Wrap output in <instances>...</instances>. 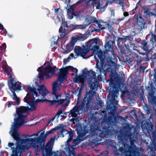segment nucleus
I'll use <instances>...</instances> for the list:
<instances>
[{"instance_id":"1","label":"nucleus","mask_w":156,"mask_h":156,"mask_svg":"<svg viewBox=\"0 0 156 156\" xmlns=\"http://www.w3.org/2000/svg\"><path fill=\"white\" fill-rule=\"evenodd\" d=\"M27 109L25 107L16 108V114L14 115L13 124L11 125V130L9 132L10 135L16 141L14 144L9 143L8 146L12 151L11 156H20L22 153L32 147L35 149L36 156L40 154V149L43 151V142L35 137L25 139L20 138L17 132L18 129L23 124L26 123Z\"/></svg>"},{"instance_id":"2","label":"nucleus","mask_w":156,"mask_h":156,"mask_svg":"<svg viewBox=\"0 0 156 156\" xmlns=\"http://www.w3.org/2000/svg\"><path fill=\"white\" fill-rule=\"evenodd\" d=\"M35 83L36 85L38 87L37 90L34 87H31L30 85H25L23 87L26 91L30 92L27 94L26 96L24 99V102L28 104L29 106L20 107H24L26 108V116L28 111L34 110L36 109L37 103L39 101L44 102L45 101L47 103H50L51 105L56 103L59 105L64 103V104L63 105V106H67L69 104L68 97H66L65 99H59V98H60L61 97L60 94L54 95L53 100H44V97L49 93L48 91L44 85H39L37 82H35Z\"/></svg>"},{"instance_id":"3","label":"nucleus","mask_w":156,"mask_h":156,"mask_svg":"<svg viewBox=\"0 0 156 156\" xmlns=\"http://www.w3.org/2000/svg\"><path fill=\"white\" fill-rule=\"evenodd\" d=\"M96 73H98L96 72ZM98 77L96 78L95 73L92 70L88 71L86 69L82 71V74L80 76H75L74 80L76 83H81L83 84L85 82L87 81L89 82V86L92 90L89 92L86 93V96L84 98L82 104L78 107H74L70 111L71 116L73 117H79L80 114L85 112L84 108L85 104L86 102L87 104H88L90 101H91L94 96L96 95V92L98 88V82L101 78V74L99 75L98 74Z\"/></svg>"},{"instance_id":"4","label":"nucleus","mask_w":156,"mask_h":156,"mask_svg":"<svg viewBox=\"0 0 156 156\" xmlns=\"http://www.w3.org/2000/svg\"><path fill=\"white\" fill-rule=\"evenodd\" d=\"M111 117H107L105 115L103 118V121L101 123L102 125L107 124L108 126H105L102 128V130L99 127V125H96L94 124L90 129L88 130L86 126H82V125H79L76 129L78 136L74 141L78 143L85 139L87 136L90 135L91 138L92 140V143L96 145L99 144L102 139L105 137L106 136L110 135L111 131L109 130V126Z\"/></svg>"},{"instance_id":"5","label":"nucleus","mask_w":156,"mask_h":156,"mask_svg":"<svg viewBox=\"0 0 156 156\" xmlns=\"http://www.w3.org/2000/svg\"><path fill=\"white\" fill-rule=\"evenodd\" d=\"M111 50L110 51H111ZM111 54L106 58V62L102 59L101 57L97 55H94V58L96 61V68L97 72L99 75L102 73L105 76L106 73L111 71L112 72L118 70L119 67L117 64V59L116 55L111 51Z\"/></svg>"},{"instance_id":"6","label":"nucleus","mask_w":156,"mask_h":156,"mask_svg":"<svg viewBox=\"0 0 156 156\" xmlns=\"http://www.w3.org/2000/svg\"><path fill=\"white\" fill-rule=\"evenodd\" d=\"M37 71L38 72V78L40 80H43L44 79L50 78L53 75L55 74V72L59 71L63 76H66V74L69 71H72L75 73L77 75L78 70L73 66H69L66 68L58 69L56 66H51L48 62L45 63L42 66L39 67Z\"/></svg>"},{"instance_id":"7","label":"nucleus","mask_w":156,"mask_h":156,"mask_svg":"<svg viewBox=\"0 0 156 156\" xmlns=\"http://www.w3.org/2000/svg\"><path fill=\"white\" fill-rule=\"evenodd\" d=\"M119 135H118L119 142L117 145L119 146V150L114 151V154L116 155L121 154L124 156H137L138 149L134 145L133 142L131 141V146L126 145L123 141L125 137V136L120 132Z\"/></svg>"},{"instance_id":"8","label":"nucleus","mask_w":156,"mask_h":156,"mask_svg":"<svg viewBox=\"0 0 156 156\" xmlns=\"http://www.w3.org/2000/svg\"><path fill=\"white\" fill-rule=\"evenodd\" d=\"M64 126L63 125L59 124L58 126L56 127L55 128L47 131L45 135H44V131L43 130H42L39 132L38 134L32 135L30 136L32 137L35 136V137L37 138L41 142H43L42 143H43V145L45 141L46 137L49 134H52L54 131L56 130H57V132L59 133V137H63L65 135H66L68 133V132L66 130L64 129Z\"/></svg>"},{"instance_id":"9","label":"nucleus","mask_w":156,"mask_h":156,"mask_svg":"<svg viewBox=\"0 0 156 156\" xmlns=\"http://www.w3.org/2000/svg\"><path fill=\"white\" fill-rule=\"evenodd\" d=\"M58 76L57 80L54 82L52 85V94L56 95L58 94L59 91L62 87L61 84L66 79V76H63L59 71L55 72V74Z\"/></svg>"},{"instance_id":"10","label":"nucleus","mask_w":156,"mask_h":156,"mask_svg":"<svg viewBox=\"0 0 156 156\" xmlns=\"http://www.w3.org/2000/svg\"><path fill=\"white\" fill-rule=\"evenodd\" d=\"M74 51L76 55H74L73 53L70 54L69 56L66 60L69 62L71 58H75L77 56H84L88 52V50L85 48L84 47H82L79 46H76L74 49Z\"/></svg>"},{"instance_id":"11","label":"nucleus","mask_w":156,"mask_h":156,"mask_svg":"<svg viewBox=\"0 0 156 156\" xmlns=\"http://www.w3.org/2000/svg\"><path fill=\"white\" fill-rule=\"evenodd\" d=\"M85 21L87 23V24L78 25L75 24L74 25H72L71 26L74 27V29H83L85 28L91 23H98V21L95 17L90 16H86Z\"/></svg>"},{"instance_id":"12","label":"nucleus","mask_w":156,"mask_h":156,"mask_svg":"<svg viewBox=\"0 0 156 156\" xmlns=\"http://www.w3.org/2000/svg\"><path fill=\"white\" fill-rule=\"evenodd\" d=\"M56 15L57 18L58 20V21L56 22L57 23H58V22H61L62 26L63 25L64 27L66 26V27L67 28L71 27L73 29H74V27H72L71 26L74 25V24H71L69 23L65 22L62 11H60L58 13L56 14Z\"/></svg>"},{"instance_id":"13","label":"nucleus","mask_w":156,"mask_h":156,"mask_svg":"<svg viewBox=\"0 0 156 156\" xmlns=\"http://www.w3.org/2000/svg\"><path fill=\"white\" fill-rule=\"evenodd\" d=\"M98 40L96 38L93 39L85 43V46L87 50H96L98 48Z\"/></svg>"},{"instance_id":"14","label":"nucleus","mask_w":156,"mask_h":156,"mask_svg":"<svg viewBox=\"0 0 156 156\" xmlns=\"http://www.w3.org/2000/svg\"><path fill=\"white\" fill-rule=\"evenodd\" d=\"M8 84L10 90V87H11L14 89V91L16 90H21V83L19 82H16L13 78L9 79L8 80Z\"/></svg>"},{"instance_id":"15","label":"nucleus","mask_w":156,"mask_h":156,"mask_svg":"<svg viewBox=\"0 0 156 156\" xmlns=\"http://www.w3.org/2000/svg\"><path fill=\"white\" fill-rule=\"evenodd\" d=\"M67 29H70V31L74 30L71 27L67 28L66 27V26L64 27L63 26V25L61 26L59 30V32L61 33L59 36H58L59 37V39L60 38H66L69 36V32L67 31Z\"/></svg>"},{"instance_id":"16","label":"nucleus","mask_w":156,"mask_h":156,"mask_svg":"<svg viewBox=\"0 0 156 156\" xmlns=\"http://www.w3.org/2000/svg\"><path fill=\"white\" fill-rule=\"evenodd\" d=\"M109 85L111 87L110 90L112 89L111 88V87H112L113 89H115V90L113 92L112 95V98L115 99V97L117 98L118 95L119 94V90L120 89V84L117 83L116 84H113L110 82L109 83Z\"/></svg>"},{"instance_id":"17","label":"nucleus","mask_w":156,"mask_h":156,"mask_svg":"<svg viewBox=\"0 0 156 156\" xmlns=\"http://www.w3.org/2000/svg\"><path fill=\"white\" fill-rule=\"evenodd\" d=\"M87 38V35L80 34L79 35H76L72 37L71 42H70L74 46L75 43L78 41H84Z\"/></svg>"},{"instance_id":"18","label":"nucleus","mask_w":156,"mask_h":156,"mask_svg":"<svg viewBox=\"0 0 156 156\" xmlns=\"http://www.w3.org/2000/svg\"><path fill=\"white\" fill-rule=\"evenodd\" d=\"M74 45L70 42L67 44L66 46H64V48L62 47L63 50L62 51L64 54H67L69 53L73 49Z\"/></svg>"},{"instance_id":"19","label":"nucleus","mask_w":156,"mask_h":156,"mask_svg":"<svg viewBox=\"0 0 156 156\" xmlns=\"http://www.w3.org/2000/svg\"><path fill=\"white\" fill-rule=\"evenodd\" d=\"M59 39V37L55 36L53 37L51 40V46L53 47V50L56 49V46L57 45Z\"/></svg>"},{"instance_id":"20","label":"nucleus","mask_w":156,"mask_h":156,"mask_svg":"<svg viewBox=\"0 0 156 156\" xmlns=\"http://www.w3.org/2000/svg\"><path fill=\"white\" fill-rule=\"evenodd\" d=\"M10 87V90L12 93V98L13 100L16 101V104H19L20 103V98L17 96L15 91H14V89L11 87Z\"/></svg>"},{"instance_id":"21","label":"nucleus","mask_w":156,"mask_h":156,"mask_svg":"<svg viewBox=\"0 0 156 156\" xmlns=\"http://www.w3.org/2000/svg\"><path fill=\"white\" fill-rule=\"evenodd\" d=\"M5 70L7 73L9 79L13 78L12 77V70L10 67L8 66H6L5 67Z\"/></svg>"},{"instance_id":"22","label":"nucleus","mask_w":156,"mask_h":156,"mask_svg":"<svg viewBox=\"0 0 156 156\" xmlns=\"http://www.w3.org/2000/svg\"><path fill=\"white\" fill-rule=\"evenodd\" d=\"M137 23L138 25L141 28H144L145 24L144 23V19L142 17L140 16L138 18Z\"/></svg>"},{"instance_id":"23","label":"nucleus","mask_w":156,"mask_h":156,"mask_svg":"<svg viewBox=\"0 0 156 156\" xmlns=\"http://www.w3.org/2000/svg\"><path fill=\"white\" fill-rule=\"evenodd\" d=\"M113 44V41H108L105 45L106 49L108 51L112 50Z\"/></svg>"},{"instance_id":"24","label":"nucleus","mask_w":156,"mask_h":156,"mask_svg":"<svg viewBox=\"0 0 156 156\" xmlns=\"http://www.w3.org/2000/svg\"><path fill=\"white\" fill-rule=\"evenodd\" d=\"M55 137H52L49 141L48 142L47 145H46L45 148V149L46 150L47 149H48L51 146V144L53 143L54 141V140H55Z\"/></svg>"},{"instance_id":"25","label":"nucleus","mask_w":156,"mask_h":156,"mask_svg":"<svg viewBox=\"0 0 156 156\" xmlns=\"http://www.w3.org/2000/svg\"><path fill=\"white\" fill-rule=\"evenodd\" d=\"M66 9H67V13L68 14V18L70 20L72 19L73 17V16H72V13L69 12V11L70 10H72V11L73 10L72 7H70L69 9H67V8H66Z\"/></svg>"},{"instance_id":"26","label":"nucleus","mask_w":156,"mask_h":156,"mask_svg":"<svg viewBox=\"0 0 156 156\" xmlns=\"http://www.w3.org/2000/svg\"><path fill=\"white\" fill-rule=\"evenodd\" d=\"M144 12L149 16H152L155 15V13L151 12V10L148 9H146L144 10Z\"/></svg>"},{"instance_id":"27","label":"nucleus","mask_w":156,"mask_h":156,"mask_svg":"<svg viewBox=\"0 0 156 156\" xmlns=\"http://www.w3.org/2000/svg\"><path fill=\"white\" fill-rule=\"evenodd\" d=\"M50 154L51 156H62L61 153L58 151L56 152H51L50 153Z\"/></svg>"},{"instance_id":"28","label":"nucleus","mask_w":156,"mask_h":156,"mask_svg":"<svg viewBox=\"0 0 156 156\" xmlns=\"http://www.w3.org/2000/svg\"><path fill=\"white\" fill-rule=\"evenodd\" d=\"M67 131L68 132V133L67 134H69V136L68 140L67 142H70L73 139V134L71 132H69L68 131Z\"/></svg>"},{"instance_id":"29","label":"nucleus","mask_w":156,"mask_h":156,"mask_svg":"<svg viewBox=\"0 0 156 156\" xmlns=\"http://www.w3.org/2000/svg\"><path fill=\"white\" fill-rule=\"evenodd\" d=\"M63 114V111L62 110H59L57 112L56 115L55 116V118H58L60 115L61 117H64V116L62 115Z\"/></svg>"},{"instance_id":"30","label":"nucleus","mask_w":156,"mask_h":156,"mask_svg":"<svg viewBox=\"0 0 156 156\" xmlns=\"http://www.w3.org/2000/svg\"><path fill=\"white\" fill-rule=\"evenodd\" d=\"M105 28H108V29L110 33H112L113 31V28L112 26L110 25L109 24L107 23L105 24Z\"/></svg>"},{"instance_id":"31","label":"nucleus","mask_w":156,"mask_h":156,"mask_svg":"<svg viewBox=\"0 0 156 156\" xmlns=\"http://www.w3.org/2000/svg\"><path fill=\"white\" fill-rule=\"evenodd\" d=\"M83 90V87H78L77 88V91H79V94H78V97H79L80 96L81 94V92L82 90Z\"/></svg>"},{"instance_id":"32","label":"nucleus","mask_w":156,"mask_h":156,"mask_svg":"<svg viewBox=\"0 0 156 156\" xmlns=\"http://www.w3.org/2000/svg\"><path fill=\"white\" fill-rule=\"evenodd\" d=\"M6 48V45L5 43H3L1 46V50L2 51H4Z\"/></svg>"},{"instance_id":"33","label":"nucleus","mask_w":156,"mask_h":156,"mask_svg":"<svg viewBox=\"0 0 156 156\" xmlns=\"http://www.w3.org/2000/svg\"><path fill=\"white\" fill-rule=\"evenodd\" d=\"M98 24V27L100 28L101 30H104L105 28V27L103 26V25H101L98 23H98H96Z\"/></svg>"},{"instance_id":"34","label":"nucleus","mask_w":156,"mask_h":156,"mask_svg":"<svg viewBox=\"0 0 156 156\" xmlns=\"http://www.w3.org/2000/svg\"><path fill=\"white\" fill-rule=\"evenodd\" d=\"M14 103L11 101H9L8 102V107H10L12 105H14Z\"/></svg>"},{"instance_id":"35","label":"nucleus","mask_w":156,"mask_h":156,"mask_svg":"<svg viewBox=\"0 0 156 156\" xmlns=\"http://www.w3.org/2000/svg\"><path fill=\"white\" fill-rule=\"evenodd\" d=\"M144 108L145 110L147 111H149V110L150 109V107L148 105H146L145 106H144Z\"/></svg>"},{"instance_id":"36","label":"nucleus","mask_w":156,"mask_h":156,"mask_svg":"<svg viewBox=\"0 0 156 156\" xmlns=\"http://www.w3.org/2000/svg\"><path fill=\"white\" fill-rule=\"evenodd\" d=\"M44 12L46 13L47 15L48 16H49V14L50 13V12L48 9H44Z\"/></svg>"},{"instance_id":"37","label":"nucleus","mask_w":156,"mask_h":156,"mask_svg":"<svg viewBox=\"0 0 156 156\" xmlns=\"http://www.w3.org/2000/svg\"><path fill=\"white\" fill-rule=\"evenodd\" d=\"M152 102L154 104L156 105V97H154L152 98Z\"/></svg>"},{"instance_id":"38","label":"nucleus","mask_w":156,"mask_h":156,"mask_svg":"<svg viewBox=\"0 0 156 156\" xmlns=\"http://www.w3.org/2000/svg\"><path fill=\"white\" fill-rule=\"evenodd\" d=\"M60 11H62L58 9H55V12L56 13V14L58 13Z\"/></svg>"},{"instance_id":"39","label":"nucleus","mask_w":156,"mask_h":156,"mask_svg":"<svg viewBox=\"0 0 156 156\" xmlns=\"http://www.w3.org/2000/svg\"><path fill=\"white\" fill-rule=\"evenodd\" d=\"M107 154H108V153L107 151H106L104 153H103L102 154H101L100 156H107Z\"/></svg>"},{"instance_id":"40","label":"nucleus","mask_w":156,"mask_h":156,"mask_svg":"<svg viewBox=\"0 0 156 156\" xmlns=\"http://www.w3.org/2000/svg\"><path fill=\"white\" fill-rule=\"evenodd\" d=\"M65 149L66 151H67V152H68V153H69V154L70 153V151L69 150V147H66L65 148Z\"/></svg>"},{"instance_id":"41","label":"nucleus","mask_w":156,"mask_h":156,"mask_svg":"<svg viewBox=\"0 0 156 156\" xmlns=\"http://www.w3.org/2000/svg\"><path fill=\"white\" fill-rule=\"evenodd\" d=\"M145 68H146L145 67H144V66H141L140 67V69L142 70L143 71H144V70L145 69Z\"/></svg>"},{"instance_id":"42","label":"nucleus","mask_w":156,"mask_h":156,"mask_svg":"<svg viewBox=\"0 0 156 156\" xmlns=\"http://www.w3.org/2000/svg\"><path fill=\"white\" fill-rule=\"evenodd\" d=\"M150 122V125H149V128H151L150 129L151 130L152 128V123L151 122Z\"/></svg>"},{"instance_id":"43","label":"nucleus","mask_w":156,"mask_h":156,"mask_svg":"<svg viewBox=\"0 0 156 156\" xmlns=\"http://www.w3.org/2000/svg\"><path fill=\"white\" fill-rule=\"evenodd\" d=\"M140 0L139 1V2L136 3V7H135V9H136L137 7L140 4Z\"/></svg>"},{"instance_id":"44","label":"nucleus","mask_w":156,"mask_h":156,"mask_svg":"<svg viewBox=\"0 0 156 156\" xmlns=\"http://www.w3.org/2000/svg\"><path fill=\"white\" fill-rule=\"evenodd\" d=\"M83 2H84V0H80L77 2V3L79 4Z\"/></svg>"},{"instance_id":"45","label":"nucleus","mask_w":156,"mask_h":156,"mask_svg":"<svg viewBox=\"0 0 156 156\" xmlns=\"http://www.w3.org/2000/svg\"><path fill=\"white\" fill-rule=\"evenodd\" d=\"M2 30H3L4 32L5 33V35H6V34L7 33V31L4 28H3V29H2Z\"/></svg>"},{"instance_id":"46","label":"nucleus","mask_w":156,"mask_h":156,"mask_svg":"<svg viewBox=\"0 0 156 156\" xmlns=\"http://www.w3.org/2000/svg\"><path fill=\"white\" fill-rule=\"evenodd\" d=\"M84 2H85V4H88V3L91 1V0H84Z\"/></svg>"},{"instance_id":"47","label":"nucleus","mask_w":156,"mask_h":156,"mask_svg":"<svg viewBox=\"0 0 156 156\" xmlns=\"http://www.w3.org/2000/svg\"><path fill=\"white\" fill-rule=\"evenodd\" d=\"M97 30L95 29L94 28H93V29H92L91 30V32H93L95 31H97Z\"/></svg>"},{"instance_id":"48","label":"nucleus","mask_w":156,"mask_h":156,"mask_svg":"<svg viewBox=\"0 0 156 156\" xmlns=\"http://www.w3.org/2000/svg\"><path fill=\"white\" fill-rule=\"evenodd\" d=\"M4 27L0 23V29L1 30H2V29H3Z\"/></svg>"},{"instance_id":"49","label":"nucleus","mask_w":156,"mask_h":156,"mask_svg":"<svg viewBox=\"0 0 156 156\" xmlns=\"http://www.w3.org/2000/svg\"><path fill=\"white\" fill-rule=\"evenodd\" d=\"M64 1L66 4H67L68 2H69V0H64Z\"/></svg>"},{"instance_id":"50","label":"nucleus","mask_w":156,"mask_h":156,"mask_svg":"<svg viewBox=\"0 0 156 156\" xmlns=\"http://www.w3.org/2000/svg\"><path fill=\"white\" fill-rule=\"evenodd\" d=\"M98 21V23H104L103 21V20H97Z\"/></svg>"},{"instance_id":"51","label":"nucleus","mask_w":156,"mask_h":156,"mask_svg":"<svg viewBox=\"0 0 156 156\" xmlns=\"http://www.w3.org/2000/svg\"><path fill=\"white\" fill-rule=\"evenodd\" d=\"M124 15L125 16H126L128 15V14L127 12H124Z\"/></svg>"},{"instance_id":"52","label":"nucleus","mask_w":156,"mask_h":156,"mask_svg":"<svg viewBox=\"0 0 156 156\" xmlns=\"http://www.w3.org/2000/svg\"><path fill=\"white\" fill-rule=\"evenodd\" d=\"M76 146V145H73L72 146H70V147L73 149H74Z\"/></svg>"},{"instance_id":"53","label":"nucleus","mask_w":156,"mask_h":156,"mask_svg":"<svg viewBox=\"0 0 156 156\" xmlns=\"http://www.w3.org/2000/svg\"><path fill=\"white\" fill-rule=\"evenodd\" d=\"M119 4L120 5H123V2H119Z\"/></svg>"},{"instance_id":"54","label":"nucleus","mask_w":156,"mask_h":156,"mask_svg":"<svg viewBox=\"0 0 156 156\" xmlns=\"http://www.w3.org/2000/svg\"><path fill=\"white\" fill-rule=\"evenodd\" d=\"M147 44V43H144V44H143L144 46H146Z\"/></svg>"},{"instance_id":"55","label":"nucleus","mask_w":156,"mask_h":156,"mask_svg":"<svg viewBox=\"0 0 156 156\" xmlns=\"http://www.w3.org/2000/svg\"><path fill=\"white\" fill-rule=\"evenodd\" d=\"M42 155H43V156H46L45 154H44V151H43L42 153Z\"/></svg>"},{"instance_id":"56","label":"nucleus","mask_w":156,"mask_h":156,"mask_svg":"<svg viewBox=\"0 0 156 156\" xmlns=\"http://www.w3.org/2000/svg\"><path fill=\"white\" fill-rule=\"evenodd\" d=\"M131 136V134H129L128 135V137L129 138H130Z\"/></svg>"},{"instance_id":"57","label":"nucleus","mask_w":156,"mask_h":156,"mask_svg":"<svg viewBox=\"0 0 156 156\" xmlns=\"http://www.w3.org/2000/svg\"><path fill=\"white\" fill-rule=\"evenodd\" d=\"M108 3H107L105 5V6H107L108 5Z\"/></svg>"},{"instance_id":"58","label":"nucleus","mask_w":156,"mask_h":156,"mask_svg":"<svg viewBox=\"0 0 156 156\" xmlns=\"http://www.w3.org/2000/svg\"><path fill=\"white\" fill-rule=\"evenodd\" d=\"M9 36L10 37H12V35H9Z\"/></svg>"},{"instance_id":"59","label":"nucleus","mask_w":156,"mask_h":156,"mask_svg":"<svg viewBox=\"0 0 156 156\" xmlns=\"http://www.w3.org/2000/svg\"><path fill=\"white\" fill-rule=\"evenodd\" d=\"M114 147L115 149H116V147Z\"/></svg>"},{"instance_id":"60","label":"nucleus","mask_w":156,"mask_h":156,"mask_svg":"<svg viewBox=\"0 0 156 156\" xmlns=\"http://www.w3.org/2000/svg\"><path fill=\"white\" fill-rule=\"evenodd\" d=\"M90 27H90H90H89V29H90Z\"/></svg>"},{"instance_id":"61","label":"nucleus","mask_w":156,"mask_h":156,"mask_svg":"<svg viewBox=\"0 0 156 156\" xmlns=\"http://www.w3.org/2000/svg\"><path fill=\"white\" fill-rule=\"evenodd\" d=\"M102 103L103 104V102H101V104H102Z\"/></svg>"},{"instance_id":"62","label":"nucleus","mask_w":156,"mask_h":156,"mask_svg":"<svg viewBox=\"0 0 156 156\" xmlns=\"http://www.w3.org/2000/svg\"><path fill=\"white\" fill-rule=\"evenodd\" d=\"M74 75V73H73L72 74V75Z\"/></svg>"},{"instance_id":"63","label":"nucleus","mask_w":156,"mask_h":156,"mask_svg":"<svg viewBox=\"0 0 156 156\" xmlns=\"http://www.w3.org/2000/svg\"><path fill=\"white\" fill-rule=\"evenodd\" d=\"M53 120H54V119H52V121H53Z\"/></svg>"}]
</instances>
